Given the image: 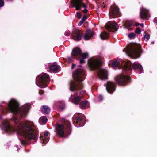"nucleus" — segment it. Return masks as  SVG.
<instances>
[{"mask_svg": "<svg viewBox=\"0 0 157 157\" xmlns=\"http://www.w3.org/2000/svg\"><path fill=\"white\" fill-rule=\"evenodd\" d=\"M19 104L15 100L11 99L9 102L7 107L5 109L0 105V109L4 114L7 112H10L14 114L13 119L16 124L15 127H11L8 121L5 120L2 124L1 128L6 133L10 134L16 132L20 136H23L26 140H36L37 137V131L33 123L28 121H20L18 117L24 118L27 115L30 107V105L28 104L22 108L18 109Z\"/></svg>", "mask_w": 157, "mask_h": 157, "instance_id": "obj_1", "label": "nucleus"}, {"mask_svg": "<svg viewBox=\"0 0 157 157\" xmlns=\"http://www.w3.org/2000/svg\"><path fill=\"white\" fill-rule=\"evenodd\" d=\"M101 59L102 58L100 56L93 57L88 60V65L91 69H98V75L100 79L103 80L107 78L108 74L106 70L101 69L100 67Z\"/></svg>", "mask_w": 157, "mask_h": 157, "instance_id": "obj_2", "label": "nucleus"}, {"mask_svg": "<svg viewBox=\"0 0 157 157\" xmlns=\"http://www.w3.org/2000/svg\"><path fill=\"white\" fill-rule=\"evenodd\" d=\"M126 54L133 59H137L140 57L142 53V49L140 45L133 43L128 47L124 50Z\"/></svg>", "mask_w": 157, "mask_h": 157, "instance_id": "obj_3", "label": "nucleus"}, {"mask_svg": "<svg viewBox=\"0 0 157 157\" xmlns=\"http://www.w3.org/2000/svg\"><path fill=\"white\" fill-rule=\"evenodd\" d=\"M109 64L113 68L117 67L119 65H121L123 70L125 71L132 69V64L130 61L128 60L127 61H124L121 59L113 60L110 61Z\"/></svg>", "mask_w": 157, "mask_h": 157, "instance_id": "obj_4", "label": "nucleus"}, {"mask_svg": "<svg viewBox=\"0 0 157 157\" xmlns=\"http://www.w3.org/2000/svg\"><path fill=\"white\" fill-rule=\"evenodd\" d=\"M36 84L39 87L43 88L46 87L49 82V77L46 74H43L36 78Z\"/></svg>", "mask_w": 157, "mask_h": 157, "instance_id": "obj_5", "label": "nucleus"}, {"mask_svg": "<svg viewBox=\"0 0 157 157\" xmlns=\"http://www.w3.org/2000/svg\"><path fill=\"white\" fill-rule=\"evenodd\" d=\"M130 78L124 73L119 75L115 78V80L120 85L125 86L129 82Z\"/></svg>", "mask_w": 157, "mask_h": 157, "instance_id": "obj_6", "label": "nucleus"}, {"mask_svg": "<svg viewBox=\"0 0 157 157\" xmlns=\"http://www.w3.org/2000/svg\"><path fill=\"white\" fill-rule=\"evenodd\" d=\"M88 54L87 53H81L80 49L78 47L73 48L71 53V57L73 58L77 59L82 57L83 59H85L87 57Z\"/></svg>", "mask_w": 157, "mask_h": 157, "instance_id": "obj_7", "label": "nucleus"}, {"mask_svg": "<svg viewBox=\"0 0 157 157\" xmlns=\"http://www.w3.org/2000/svg\"><path fill=\"white\" fill-rule=\"evenodd\" d=\"M85 74L84 70L81 68H79L73 73V78L78 82L83 81L85 79Z\"/></svg>", "mask_w": 157, "mask_h": 157, "instance_id": "obj_8", "label": "nucleus"}, {"mask_svg": "<svg viewBox=\"0 0 157 157\" xmlns=\"http://www.w3.org/2000/svg\"><path fill=\"white\" fill-rule=\"evenodd\" d=\"M72 3L73 4L72 7H75L77 10H79L81 7H82L84 8L83 10L84 13H86L88 12V10L86 8V5L83 3L82 0H74Z\"/></svg>", "mask_w": 157, "mask_h": 157, "instance_id": "obj_9", "label": "nucleus"}, {"mask_svg": "<svg viewBox=\"0 0 157 157\" xmlns=\"http://www.w3.org/2000/svg\"><path fill=\"white\" fill-rule=\"evenodd\" d=\"M83 85L82 83H77L75 81H71L70 83V90L71 91H75V94H77V91L82 89Z\"/></svg>", "mask_w": 157, "mask_h": 157, "instance_id": "obj_10", "label": "nucleus"}, {"mask_svg": "<svg viewBox=\"0 0 157 157\" xmlns=\"http://www.w3.org/2000/svg\"><path fill=\"white\" fill-rule=\"evenodd\" d=\"M109 15L111 17H117L120 15L119 8L117 6L114 5L111 6L109 12Z\"/></svg>", "mask_w": 157, "mask_h": 157, "instance_id": "obj_11", "label": "nucleus"}, {"mask_svg": "<svg viewBox=\"0 0 157 157\" xmlns=\"http://www.w3.org/2000/svg\"><path fill=\"white\" fill-rule=\"evenodd\" d=\"M81 37V34L79 30H76L73 31L71 34L72 38L76 41L80 40Z\"/></svg>", "mask_w": 157, "mask_h": 157, "instance_id": "obj_12", "label": "nucleus"}, {"mask_svg": "<svg viewBox=\"0 0 157 157\" xmlns=\"http://www.w3.org/2000/svg\"><path fill=\"white\" fill-rule=\"evenodd\" d=\"M105 28L107 30L112 32L117 30L118 28V26L116 23H109L106 25Z\"/></svg>", "mask_w": 157, "mask_h": 157, "instance_id": "obj_13", "label": "nucleus"}, {"mask_svg": "<svg viewBox=\"0 0 157 157\" xmlns=\"http://www.w3.org/2000/svg\"><path fill=\"white\" fill-rule=\"evenodd\" d=\"M140 16L144 20L148 19L150 17V14L148 10L144 8L141 9Z\"/></svg>", "mask_w": 157, "mask_h": 157, "instance_id": "obj_14", "label": "nucleus"}, {"mask_svg": "<svg viewBox=\"0 0 157 157\" xmlns=\"http://www.w3.org/2000/svg\"><path fill=\"white\" fill-rule=\"evenodd\" d=\"M56 129L57 132L58 134L61 137L64 136V127L63 125L57 124L56 126Z\"/></svg>", "mask_w": 157, "mask_h": 157, "instance_id": "obj_15", "label": "nucleus"}, {"mask_svg": "<svg viewBox=\"0 0 157 157\" xmlns=\"http://www.w3.org/2000/svg\"><path fill=\"white\" fill-rule=\"evenodd\" d=\"M115 85L113 83L110 82H107L106 89L109 93H112L115 90Z\"/></svg>", "mask_w": 157, "mask_h": 157, "instance_id": "obj_16", "label": "nucleus"}, {"mask_svg": "<svg viewBox=\"0 0 157 157\" xmlns=\"http://www.w3.org/2000/svg\"><path fill=\"white\" fill-rule=\"evenodd\" d=\"M48 135V132H44L43 135H41L40 140L42 144H45L48 142L49 139Z\"/></svg>", "mask_w": 157, "mask_h": 157, "instance_id": "obj_17", "label": "nucleus"}, {"mask_svg": "<svg viewBox=\"0 0 157 157\" xmlns=\"http://www.w3.org/2000/svg\"><path fill=\"white\" fill-rule=\"evenodd\" d=\"M94 33L93 31L90 29H88L86 31L84 36L85 40H87L90 38L94 34Z\"/></svg>", "mask_w": 157, "mask_h": 157, "instance_id": "obj_18", "label": "nucleus"}, {"mask_svg": "<svg viewBox=\"0 0 157 157\" xmlns=\"http://www.w3.org/2000/svg\"><path fill=\"white\" fill-rule=\"evenodd\" d=\"M82 97V96L78 97H75L73 95H71L70 98V100L75 104H78Z\"/></svg>", "mask_w": 157, "mask_h": 157, "instance_id": "obj_19", "label": "nucleus"}, {"mask_svg": "<svg viewBox=\"0 0 157 157\" xmlns=\"http://www.w3.org/2000/svg\"><path fill=\"white\" fill-rule=\"evenodd\" d=\"M50 69L51 71L57 72L60 71V66L55 65H52L50 67Z\"/></svg>", "mask_w": 157, "mask_h": 157, "instance_id": "obj_20", "label": "nucleus"}, {"mask_svg": "<svg viewBox=\"0 0 157 157\" xmlns=\"http://www.w3.org/2000/svg\"><path fill=\"white\" fill-rule=\"evenodd\" d=\"M132 66L134 69H139L140 71L143 70L142 66L137 62H134L132 65Z\"/></svg>", "mask_w": 157, "mask_h": 157, "instance_id": "obj_21", "label": "nucleus"}, {"mask_svg": "<svg viewBox=\"0 0 157 157\" xmlns=\"http://www.w3.org/2000/svg\"><path fill=\"white\" fill-rule=\"evenodd\" d=\"M41 111L42 112L47 114L49 113L50 111V109L48 106H43L41 110Z\"/></svg>", "mask_w": 157, "mask_h": 157, "instance_id": "obj_22", "label": "nucleus"}, {"mask_svg": "<svg viewBox=\"0 0 157 157\" xmlns=\"http://www.w3.org/2000/svg\"><path fill=\"white\" fill-rule=\"evenodd\" d=\"M100 36L101 39L104 40L108 38L109 37V35L107 33L104 32L101 33Z\"/></svg>", "mask_w": 157, "mask_h": 157, "instance_id": "obj_23", "label": "nucleus"}, {"mask_svg": "<svg viewBox=\"0 0 157 157\" xmlns=\"http://www.w3.org/2000/svg\"><path fill=\"white\" fill-rule=\"evenodd\" d=\"M76 120L77 121H76L77 123H78L79 124V125H75L77 127H79L80 126H83V125H81V123L82 122V119H81V118L78 117H77L76 118Z\"/></svg>", "mask_w": 157, "mask_h": 157, "instance_id": "obj_24", "label": "nucleus"}, {"mask_svg": "<svg viewBox=\"0 0 157 157\" xmlns=\"http://www.w3.org/2000/svg\"><path fill=\"white\" fill-rule=\"evenodd\" d=\"M88 104V103L87 101H83L81 102L80 104V107L82 109H84Z\"/></svg>", "mask_w": 157, "mask_h": 157, "instance_id": "obj_25", "label": "nucleus"}, {"mask_svg": "<svg viewBox=\"0 0 157 157\" xmlns=\"http://www.w3.org/2000/svg\"><path fill=\"white\" fill-rule=\"evenodd\" d=\"M39 121L40 123L41 122L43 124H45L47 121V119L46 117L43 116L40 118Z\"/></svg>", "mask_w": 157, "mask_h": 157, "instance_id": "obj_26", "label": "nucleus"}, {"mask_svg": "<svg viewBox=\"0 0 157 157\" xmlns=\"http://www.w3.org/2000/svg\"><path fill=\"white\" fill-rule=\"evenodd\" d=\"M65 124L67 126V130L69 131V134H70V126H71V124L69 121H66L65 122Z\"/></svg>", "mask_w": 157, "mask_h": 157, "instance_id": "obj_27", "label": "nucleus"}, {"mask_svg": "<svg viewBox=\"0 0 157 157\" xmlns=\"http://www.w3.org/2000/svg\"><path fill=\"white\" fill-rule=\"evenodd\" d=\"M59 108L60 109H63L65 107V105L63 101H60L59 104Z\"/></svg>", "mask_w": 157, "mask_h": 157, "instance_id": "obj_28", "label": "nucleus"}, {"mask_svg": "<svg viewBox=\"0 0 157 157\" xmlns=\"http://www.w3.org/2000/svg\"><path fill=\"white\" fill-rule=\"evenodd\" d=\"M128 37L130 39L134 38L136 36V34L133 33H131L128 34Z\"/></svg>", "mask_w": 157, "mask_h": 157, "instance_id": "obj_29", "label": "nucleus"}, {"mask_svg": "<svg viewBox=\"0 0 157 157\" xmlns=\"http://www.w3.org/2000/svg\"><path fill=\"white\" fill-rule=\"evenodd\" d=\"M144 40L147 41L150 38V36L149 34H147L146 33H144Z\"/></svg>", "mask_w": 157, "mask_h": 157, "instance_id": "obj_30", "label": "nucleus"}, {"mask_svg": "<svg viewBox=\"0 0 157 157\" xmlns=\"http://www.w3.org/2000/svg\"><path fill=\"white\" fill-rule=\"evenodd\" d=\"M141 32V29L140 28H137L135 31L136 33L138 34H140V33Z\"/></svg>", "mask_w": 157, "mask_h": 157, "instance_id": "obj_31", "label": "nucleus"}, {"mask_svg": "<svg viewBox=\"0 0 157 157\" xmlns=\"http://www.w3.org/2000/svg\"><path fill=\"white\" fill-rule=\"evenodd\" d=\"M126 25L127 26L130 27L132 26V25H134L133 24L132 22H129L126 23Z\"/></svg>", "mask_w": 157, "mask_h": 157, "instance_id": "obj_32", "label": "nucleus"}, {"mask_svg": "<svg viewBox=\"0 0 157 157\" xmlns=\"http://www.w3.org/2000/svg\"><path fill=\"white\" fill-rule=\"evenodd\" d=\"M76 16L78 18H80L81 17V15L80 13L77 12L76 13Z\"/></svg>", "mask_w": 157, "mask_h": 157, "instance_id": "obj_33", "label": "nucleus"}, {"mask_svg": "<svg viewBox=\"0 0 157 157\" xmlns=\"http://www.w3.org/2000/svg\"><path fill=\"white\" fill-rule=\"evenodd\" d=\"M84 22V21H83V20L82 19L81 21L79 22V23L78 24V25L79 26L83 24V23Z\"/></svg>", "mask_w": 157, "mask_h": 157, "instance_id": "obj_34", "label": "nucleus"}, {"mask_svg": "<svg viewBox=\"0 0 157 157\" xmlns=\"http://www.w3.org/2000/svg\"><path fill=\"white\" fill-rule=\"evenodd\" d=\"M87 18V17L86 15H85L84 16L82 19L84 21L86 20V19Z\"/></svg>", "mask_w": 157, "mask_h": 157, "instance_id": "obj_35", "label": "nucleus"}, {"mask_svg": "<svg viewBox=\"0 0 157 157\" xmlns=\"http://www.w3.org/2000/svg\"><path fill=\"white\" fill-rule=\"evenodd\" d=\"M98 99L100 101H101L103 99V97L101 95H100L98 96Z\"/></svg>", "mask_w": 157, "mask_h": 157, "instance_id": "obj_36", "label": "nucleus"}, {"mask_svg": "<svg viewBox=\"0 0 157 157\" xmlns=\"http://www.w3.org/2000/svg\"><path fill=\"white\" fill-rule=\"evenodd\" d=\"M83 59H81L80 60V63H84V59L82 58Z\"/></svg>", "mask_w": 157, "mask_h": 157, "instance_id": "obj_37", "label": "nucleus"}, {"mask_svg": "<svg viewBox=\"0 0 157 157\" xmlns=\"http://www.w3.org/2000/svg\"><path fill=\"white\" fill-rule=\"evenodd\" d=\"M44 92L42 90H40L39 91V94H40L42 95L44 94Z\"/></svg>", "mask_w": 157, "mask_h": 157, "instance_id": "obj_38", "label": "nucleus"}, {"mask_svg": "<svg viewBox=\"0 0 157 157\" xmlns=\"http://www.w3.org/2000/svg\"><path fill=\"white\" fill-rule=\"evenodd\" d=\"M154 22L156 23H157V18H155L154 19Z\"/></svg>", "mask_w": 157, "mask_h": 157, "instance_id": "obj_39", "label": "nucleus"}, {"mask_svg": "<svg viewBox=\"0 0 157 157\" xmlns=\"http://www.w3.org/2000/svg\"><path fill=\"white\" fill-rule=\"evenodd\" d=\"M75 64H72V67H71L72 69H73L74 68V67H75Z\"/></svg>", "mask_w": 157, "mask_h": 157, "instance_id": "obj_40", "label": "nucleus"}, {"mask_svg": "<svg viewBox=\"0 0 157 157\" xmlns=\"http://www.w3.org/2000/svg\"><path fill=\"white\" fill-rule=\"evenodd\" d=\"M140 25V24H139L138 23H136L135 24V25L136 26H138L139 25Z\"/></svg>", "mask_w": 157, "mask_h": 157, "instance_id": "obj_41", "label": "nucleus"}, {"mask_svg": "<svg viewBox=\"0 0 157 157\" xmlns=\"http://www.w3.org/2000/svg\"><path fill=\"white\" fill-rule=\"evenodd\" d=\"M84 93V91H81L80 92V94L82 95Z\"/></svg>", "mask_w": 157, "mask_h": 157, "instance_id": "obj_42", "label": "nucleus"}, {"mask_svg": "<svg viewBox=\"0 0 157 157\" xmlns=\"http://www.w3.org/2000/svg\"><path fill=\"white\" fill-rule=\"evenodd\" d=\"M65 34L67 36H68L69 34V33H68L67 32H66L65 33Z\"/></svg>", "mask_w": 157, "mask_h": 157, "instance_id": "obj_43", "label": "nucleus"}, {"mask_svg": "<svg viewBox=\"0 0 157 157\" xmlns=\"http://www.w3.org/2000/svg\"><path fill=\"white\" fill-rule=\"evenodd\" d=\"M140 25L142 27H143V24H140Z\"/></svg>", "mask_w": 157, "mask_h": 157, "instance_id": "obj_44", "label": "nucleus"}, {"mask_svg": "<svg viewBox=\"0 0 157 157\" xmlns=\"http://www.w3.org/2000/svg\"><path fill=\"white\" fill-rule=\"evenodd\" d=\"M24 143H23V144H25L26 143V142L25 141H24Z\"/></svg>", "mask_w": 157, "mask_h": 157, "instance_id": "obj_45", "label": "nucleus"}, {"mask_svg": "<svg viewBox=\"0 0 157 157\" xmlns=\"http://www.w3.org/2000/svg\"><path fill=\"white\" fill-rule=\"evenodd\" d=\"M128 29V30H131V29Z\"/></svg>", "mask_w": 157, "mask_h": 157, "instance_id": "obj_46", "label": "nucleus"}, {"mask_svg": "<svg viewBox=\"0 0 157 157\" xmlns=\"http://www.w3.org/2000/svg\"><path fill=\"white\" fill-rule=\"evenodd\" d=\"M1 118V116L0 115V119Z\"/></svg>", "mask_w": 157, "mask_h": 157, "instance_id": "obj_47", "label": "nucleus"}]
</instances>
